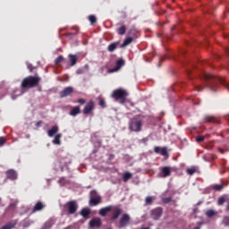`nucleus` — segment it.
<instances>
[{
  "label": "nucleus",
  "instance_id": "a211bd4d",
  "mask_svg": "<svg viewBox=\"0 0 229 229\" xmlns=\"http://www.w3.org/2000/svg\"><path fill=\"white\" fill-rule=\"evenodd\" d=\"M81 113V108L80 107V106H76L70 111V115H72V117H76V115H78Z\"/></svg>",
  "mask_w": 229,
  "mask_h": 229
},
{
  "label": "nucleus",
  "instance_id": "f03ea898",
  "mask_svg": "<svg viewBox=\"0 0 229 229\" xmlns=\"http://www.w3.org/2000/svg\"><path fill=\"white\" fill-rule=\"evenodd\" d=\"M108 212H112L111 220L115 221L116 219H119V216L123 214V208H119V206L109 205L100 208L98 214L102 217H106V214H108Z\"/></svg>",
  "mask_w": 229,
  "mask_h": 229
},
{
  "label": "nucleus",
  "instance_id": "473e14b6",
  "mask_svg": "<svg viewBox=\"0 0 229 229\" xmlns=\"http://www.w3.org/2000/svg\"><path fill=\"white\" fill-rule=\"evenodd\" d=\"M89 21L90 22V24H96V22H98V19L94 16V15H89Z\"/></svg>",
  "mask_w": 229,
  "mask_h": 229
},
{
  "label": "nucleus",
  "instance_id": "a878e982",
  "mask_svg": "<svg viewBox=\"0 0 229 229\" xmlns=\"http://www.w3.org/2000/svg\"><path fill=\"white\" fill-rule=\"evenodd\" d=\"M210 189H213L216 192L223 191V184H213L210 186Z\"/></svg>",
  "mask_w": 229,
  "mask_h": 229
},
{
  "label": "nucleus",
  "instance_id": "09e8293b",
  "mask_svg": "<svg viewBox=\"0 0 229 229\" xmlns=\"http://www.w3.org/2000/svg\"><path fill=\"white\" fill-rule=\"evenodd\" d=\"M60 164L62 165L63 167H65L67 165V163L64 162V160L61 159Z\"/></svg>",
  "mask_w": 229,
  "mask_h": 229
},
{
  "label": "nucleus",
  "instance_id": "c03bdc74",
  "mask_svg": "<svg viewBox=\"0 0 229 229\" xmlns=\"http://www.w3.org/2000/svg\"><path fill=\"white\" fill-rule=\"evenodd\" d=\"M51 226H53V223H51V222H47L45 224V228H51Z\"/></svg>",
  "mask_w": 229,
  "mask_h": 229
},
{
  "label": "nucleus",
  "instance_id": "f257e3e1",
  "mask_svg": "<svg viewBox=\"0 0 229 229\" xmlns=\"http://www.w3.org/2000/svg\"><path fill=\"white\" fill-rule=\"evenodd\" d=\"M202 80H205V81H207V87L210 88V90H212L213 92H216V87H217L219 83L220 85H224V87H225V89H227V90L229 91V82H227L224 79H221L210 73L203 72Z\"/></svg>",
  "mask_w": 229,
  "mask_h": 229
},
{
  "label": "nucleus",
  "instance_id": "49530a36",
  "mask_svg": "<svg viewBox=\"0 0 229 229\" xmlns=\"http://www.w3.org/2000/svg\"><path fill=\"white\" fill-rule=\"evenodd\" d=\"M161 149H162V148H160V147H155L154 151H155V153H157V154H158V153L160 154Z\"/></svg>",
  "mask_w": 229,
  "mask_h": 229
},
{
  "label": "nucleus",
  "instance_id": "9d476101",
  "mask_svg": "<svg viewBox=\"0 0 229 229\" xmlns=\"http://www.w3.org/2000/svg\"><path fill=\"white\" fill-rule=\"evenodd\" d=\"M93 111H94V101L90 100L85 105L84 109L82 110V114H84V115H89V114H92Z\"/></svg>",
  "mask_w": 229,
  "mask_h": 229
},
{
  "label": "nucleus",
  "instance_id": "72a5a7b5",
  "mask_svg": "<svg viewBox=\"0 0 229 229\" xmlns=\"http://www.w3.org/2000/svg\"><path fill=\"white\" fill-rule=\"evenodd\" d=\"M64 57H63V55H59L57 58H55V65H58V64H62V62H64Z\"/></svg>",
  "mask_w": 229,
  "mask_h": 229
},
{
  "label": "nucleus",
  "instance_id": "412c9836",
  "mask_svg": "<svg viewBox=\"0 0 229 229\" xmlns=\"http://www.w3.org/2000/svg\"><path fill=\"white\" fill-rule=\"evenodd\" d=\"M17 225V221H11L5 224L4 225L2 226L1 229H12L15 228V225Z\"/></svg>",
  "mask_w": 229,
  "mask_h": 229
},
{
  "label": "nucleus",
  "instance_id": "bb28decb",
  "mask_svg": "<svg viewBox=\"0 0 229 229\" xmlns=\"http://www.w3.org/2000/svg\"><path fill=\"white\" fill-rule=\"evenodd\" d=\"M60 139H62V134H56L53 140V144L60 146V144H62V141L60 140Z\"/></svg>",
  "mask_w": 229,
  "mask_h": 229
},
{
  "label": "nucleus",
  "instance_id": "603ef678",
  "mask_svg": "<svg viewBox=\"0 0 229 229\" xmlns=\"http://www.w3.org/2000/svg\"><path fill=\"white\" fill-rule=\"evenodd\" d=\"M226 51L229 52V48H226Z\"/></svg>",
  "mask_w": 229,
  "mask_h": 229
},
{
  "label": "nucleus",
  "instance_id": "79ce46f5",
  "mask_svg": "<svg viewBox=\"0 0 229 229\" xmlns=\"http://www.w3.org/2000/svg\"><path fill=\"white\" fill-rule=\"evenodd\" d=\"M218 150L220 151V153H222V155H225V153H228V149L227 148H219Z\"/></svg>",
  "mask_w": 229,
  "mask_h": 229
},
{
  "label": "nucleus",
  "instance_id": "6e6552de",
  "mask_svg": "<svg viewBox=\"0 0 229 229\" xmlns=\"http://www.w3.org/2000/svg\"><path fill=\"white\" fill-rule=\"evenodd\" d=\"M162 214H164V208L160 207L151 210V217L154 218L155 221L160 219V217H162Z\"/></svg>",
  "mask_w": 229,
  "mask_h": 229
},
{
  "label": "nucleus",
  "instance_id": "ea45409f",
  "mask_svg": "<svg viewBox=\"0 0 229 229\" xmlns=\"http://www.w3.org/2000/svg\"><path fill=\"white\" fill-rule=\"evenodd\" d=\"M77 103H79L80 105H85L87 101L84 98H80L77 100Z\"/></svg>",
  "mask_w": 229,
  "mask_h": 229
},
{
  "label": "nucleus",
  "instance_id": "4be33fe9",
  "mask_svg": "<svg viewBox=\"0 0 229 229\" xmlns=\"http://www.w3.org/2000/svg\"><path fill=\"white\" fill-rule=\"evenodd\" d=\"M119 46V42H114L111 43L108 47H107V51H109V53H114V51L115 49H117V47Z\"/></svg>",
  "mask_w": 229,
  "mask_h": 229
},
{
  "label": "nucleus",
  "instance_id": "423d86ee",
  "mask_svg": "<svg viewBox=\"0 0 229 229\" xmlns=\"http://www.w3.org/2000/svg\"><path fill=\"white\" fill-rule=\"evenodd\" d=\"M90 195L91 197L89 202L90 207H98V205H101V196H99L96 191H91Z\"/></svg>",
  "mask_w": 229,
  "mask_h": 229
},
{
  "label": "nucleus",
  "instance_id": "c756f323",
  "mask_svg": "<svg viewBox=\"0 0 229 229\" xmlns=\"http://www.w3.org/2000/svg\"><path fill=\"white\" fill-rule=\"evenodd\" d=\"M33 223H35V222L32 220L25 219L23 221L22 226H23V228H29V226H31V225H33Z\"/></svg>",
  "mask_w": 229,
  "mask_h": 229
},
{
  "label": "nucleus",
  "instance_id": "3c124183",
  "mask_svg": "<svg viewBox=\"0 0 229 229\" xmlns=\"http://www.w3.org/2000/svg\"><path fill=\"white\" fill-rule=\"evenodd\" d=\"M9 207H10V208H15L16 204L15 203H11Z\"/></svg>",
  "mask_w": 229,
  "mask_h": 229
},
{
  "label": "nucleus",
  "instance_id": "7c9ffc66",
  "mask_svg": "<svg viewBox=\"0 0 229 229\" xmlns=\"http://www.w3.org/2000/svg\"><path fill=\"white\" fill-rule=\"evenodd\" d=\"M155 199L154 197L148 196L145 199V205H153V200Z\"/></svg>",
  "mask_w": 229,
  "mask_h": 229
},
{
  "label": "nucleus",
  "instance_id": "1a4fd4ad",
  "mask_svg": "<svg viewBox=\"0 0 229 229\" xmlns=\"http://www.w3.org/2000/svg\"><path fill=\"white\" fill-rule=\"evenodd\" d=\"M130 215L128 214H123L119 222V228H124L125 226H128L130 225Z\"/></svg>",
  "mask_w": 229,
  "mask_h": 229
},
{
  "label": "nucleus",
  "instance_id": "4c0bfd02",
  "mask_svg": "<svg viewBox=\"0 0 229 229\" xmlns=\"http://www.w3.org/2000/svg\"><path fill=\"white\" fill-rule=\"evenodd\" d=\"M225 201H226V199H225V197H220V198H218L217 205H225Z\"/></svg>",
  "mask_w": 229,
  "mask_h": 229
},
{
  "label": "nucleus",
  "instance_id": "39448f33",
  "mask_svg": "<svg viewBox=\"0 0 229 229\" xmlns=\"http://www.w3.org/2000/svg\"><path fill=\"white\" fill-rule=\"evenodd\" d=\"M128 96H130L128 90L124 89H117L113 91L111 98L115 101H120L121 105H124L128 99Z\"/></svg>",
  "mask_w": 229,
  "mask_h": 229
},
{
  "label": "nucleus",
  "instance_id": "f3484780",
  "mask_svg": "<svg viewBox=\"0 0 229 229\" xmlns=\"http://www.w3.org/2000/svg\"><path fill=\"white\" fill-rule=\"evenodd\" d=\"M68 60L71 64V66L74 67V65L78 64V55L70 54L68 55Z\"/></svg>",
  "mask_w": 229,
  "mask_h": 229
},
{
  "label": "nucleus",
  "instance_id": "20e7f679",
  "mask_svg": "<svg viewBox=\"0 0 229 229\" xmlns=\"http://www.w3.org/2000/svg\"><path fill=\"white\" fill-rule=\"evenodd\" d=\"M144 117L141 115L134 116L129 123V130L130 131H135L136 133H139V131H142Z\"/></svg>",
  "mask_w": 229,
  "mask_h": 229
},
{
  "label": "nucleus",
  "instance_id": "9b49d317",
  "mask_svg": "<svg viewBox=\"0 0 229 229\" xmlns=\"http://www.w3.org/2000/svg\"><path fill=\"white\" fill-rule=\"evenodd\" d=\"M72 92H74V89L72 87H67V88H64V90H62L59 93V96L62 98H67V96H71V94H72Z\"/></svg>",
  "mask_w": 229,
  "mask_h": 229
},
{
  "label": "nucleus",
  "instance_id": "c85d7f7f",
  "mask_svg": "<svg viewBox=\"0 0 229 229\" xmlns=\"http://www.w3.org/2000/svg\"><path fill=\"white\" fill-rule=\"evenodd\" d=\"M161 201L165 203V205H167L168 203H171L173 200V197H164V195L161 197Z\"/></svg>",
  "mask_w": 229,
  "mask_h": 229
},
{
  "label": "nucleus",
  "instance_id": "a18cd8bd",
  "mask_svg": "<svg viewBox=\"0 0 229 229\" xmlns=\"http://www.w3.org/2000/svg\"><path fill=\"white\" fill-rule=\"evenodd\" d=\"M83 72H85V71L81 68H80L76 71V74H83Z\"/></svg>",
  "mask_w": 229,
  "mask_h": 229
},
{
  "label": "nucleus",
  "instance_id": "37998d69",
  "mask_svg": "<svg viewBox=\"0 0 229 229\" xmlns=\"http://www.w3.org/2000/svg\"><path fill=\"white\" fill-rule=\"evenodd\" d=\"M5 143H6V140H4V138L1 137L0 138V146H4Z\"/></svg>",
  "mask_w": 229,
  "mask_h": 229
},
{
  "label": "nucleus",
  "instance_id": "58836bf2",
  "mask_svg": "<svg viewBox=\"0 0 229 229\" xmlns=\"http://www.w3.org/2000/svg\"><path fill=\"white\" fill-rule=\"evenodd\" d=\"M197 142H203L205 140V137L204 136H198L196 138Z\"/></svg>",
  "mask_w": 229,
  "mask_h": 229
},
{
  "label": "nucleus",
  "instance_id": "ddd939ff",
  "mask_svg": "<svg viewBox=\"0 0 229 229\" xmlns=\"http://www.w3.org/2000/svg\"><path fill=\"white\" fill-rule=\"evenodd\" d=\"M123 65H124V61L123 59H119L116 61L115 67L109 69L108 72L109 73L117 72V71H119L121 67H123Z\"/></svg>",
  "mask_w": 229,
  "mask_h": 229
},
{
  "label": "nucleus",
  "instance_id": "7ed1b4c3",
  "mask_svg": "<svg viewBox=\"0 0 229 229\" xmlns=\"http://www.w3.org/2000/svg\"><path fill=\"white\" fill-rule=\"evenodd\" d=\"M40 81H42V78L39 76L30 75L21 81V87L23 89H35V87L40 85Z\"/></svg>",
  "mask_w": 229,
  "mask_h": 229
},
{
  "label": "nucleus",
  "instance_id": "4468645a",
  "mask_svg": "<svg viewBox=\"0 0 229 229\" xmlns=\"http://www.w3.org/2000/svg\"><path fill=\"white\" fill-rule=\"evenodd\" d=\"M8 180H17V172L13 169H9L5 172Z\"/></svg>",
  "mask_w": 229,
  "mask_h": 229
},
{
  "label": "nucleus",
  "instance_id": "c9c22d12",
  "mask_svg": "<svg viewBox=\"0 0 229 229\" xmlns=\"http://www.w3.org/2000/svg\"><path fill=\"white\" fill-rule=\"evenodd\" d=\"M160 155H162V157H168L169 154L167 153V148H162L161 151H160Z\"/></svg>",
  "mask_w": 229,
  "mask_h": 229
},
{
  "label": "nucleus",
  "instance_id": "de8ad7c7",
  "mask_svg": "<svg viewBox=\"0 0 229 229\" xmlns=\"http://www.w3.org/2000/svg\"><path fill=\"white\" fill-rule=\"evenodd\" d=\"M42 123H43L42 121L37 122V123H36V127H37V128H40V126L42 125Z\"/></svg>",
  "mask_w": 229,
  "mask_h": 229
},
{
  "label": "nucleus",
  "instance_id": "e433bc0d",
  "mask_svg": "<svg viewBox=\"0 0 229 229\" xmlns=\"http://www.w3.org/2000/svg\"><path fill=\"white\" fill-rule=\"evenodd\" d=\"M99 106H101V108H106V103L105 102V99L101 98L98 102Z\"/></svg>",
  "mask_w": 229,
  "mask_h": 229
},
{
  "label": "nucleus",
  "instance_id": "a19ab883",
  "mask_svg": "<svg viewBox=\"0 0 229 229\" xmlns=\"http://www.w3.org/2000/svg\"><path fill=\"white\" fill-rule=\"evenodd\" d=\"M28 69L30 72H33V71H35V66H33V64H28Z\"/></svg>",
  "mask_w": 229,
  "mask_h": 229
},
{
  "label": "nucleus",
  "instance_id": "5701e85b",
  "mask_svg": "<svg viewBox=\"0 0 229 229\" xmlns=\"http://www.w3.org/2000/svg\"><path fill=\"white\" fill-rule=\"evenodd\" d=\"M133 42V38L129 37L124 39L123 43L120 46V47H126V46H130Z\"/></svg>",
  "mask_w": 229,
  "mask_h": 229
},
{
  "label": "nucleus",
  "instance_id": "8fccbe9b",
  "mask_svg": "<svg viewBox=\"0 0 229 229\" xmlns=\"http://www.w3.org/2000/svg\"><path fill=\"white\" fill-rule=\"evenodd\" d=\"M195 90H197L198 92H200L201 87L200 86H195Z\"/></svg>",
  "mask_w": 229,
  "mask_h": 229
},
{
  "label": "nucleus",
  "instance_id": "b1692460",
  "mask_svg": "<svg viewBox=\"0 0 229 229\" xmlns=\"http://www.w3.org/2000/svg\"><path fill=\"white\" fill-rule=\"evenodd\" d=\"M133 174L130 172H125L123 174V182H124L126 183V182H128V180H131Z\"/></svg>",
  "mask_w": 229,
  "mask_h": 229
},
{
  "label": "nucleus",
  "instance_id": "cd10ccee",
  "mask_svg": "<svg viewBox=\"0 0 229 229\" xmlns=\"http://www.w3.org/2000/svg\"><path fill=\"white\" fill-rule=\"evenodd\" d=\"M197 171H198V168L196 166H191L186 169V173L190 176H192V174H194Z\"/></svg>",
  "mask_w": 229,
  "mask_h": 229
},
{
  "label": "nucleus",
  "instance_id": "f8f14e48",
  "mask_svg": "<svg viewBox=\"0 0 229 229\" xmlns=\"http://www.w3.org/2000/svg\"><path fill=\"white\" fill-rule=\"evenodd\" d=\"M89 228H99V226L102 225L101 218L95 217L89 221Z\"/></svg>",
  "mask_w": 229,
  "mask_h": 229
},
{
  "label": "nucleus",
  "instance_id": "393cba45",
  "mask_svg": "<svg viewBox=\"0 0 229 229\" xmlns=\"http://www.w3.org/2000/svg\"><path fill=\"white\" fill-rule=\"evenodd\" d=\"M81 216H82V217H84V218L89 217V216H90V209H89L87 208H83L81 210Z\"/></svg>",
  "mask_w": 229,
  "mask_h": 229
},
{
  "label": "nucleus",
  "instance_id": "f704fd0d",
  "mask_svg": "<svg viewBox=\"0 0 229 229\" xmlns=\"http://www.w3.org/2000/svg\"><path fill=\"white\" fill-rule=\"evenodd\" d=\"M216 214V211H214L213 209H208L206 212V216L207 217H214V215Z\"/></svg>",
  "mask_w": 229,
  "mask_h": 229
},
{
  "label": "nucleus",
  "instance_id": "aec40b11",
  "mask_svg": "<svg viewBox=\"0 0 229 229\" xmlns=\"http://www.w3.org/2000/svg\"><path fill=\"white\" fill-rule=\"evenodd\" d=\"M58 133V126L54 125L50 130L47 131L48 137H55V134Z\"/></svg>",
  "mask_w": 229,
  "mask_h": 229
},
{
  "label": "nucleus",
  "instance_id": "0eeeda50",
  "mask_svg": "<svg viewBox=\"0 0 229 229\" xmlns=\"http://www.w3.org/2000/svg\"><path fill=\"white\" fill-rule=\"evenodd\" d=\"M64 208H66L70 216H72V214H76V212H78V202H76V200L68 201L64 205Z\"/></svg>",
  "mask_w": 229,
  "mask_h": 229
},
{
  "label": "nucleus",
  "instance_id": "dca6fc26",
  "mask_svg": "<svg viewBox=\"0 0 229 229\" xmlns=\"http://www.w3.org/2000/svg\"><path fill=\"white\" fill-rule=\"evenodd\" d=\"M45 207L46 205H44L42 201H38L32 209L33 214H35V212H40V210H42Z\"/></svg>",
  "mask_w": 229,
  "mask_h": 229
},
{
  "label": "nucleus",
  "instance_id": "6ab92c4d",
  "mask_svg": "<svg viewBox=\"0 0 229 229\" xmlns=\"http://www.w3.org/2000/svg\"><path fill=\"white\" fill-rule=\"evenodd\" d=\"M162 176L163 178H167V176H171V167L169 166H164L161 169Z\"/></svg>",
  "mask_w": 229,
  "mask_h": 229
},
{
  "label": "nucleus",
  "instance_id": "2f4dec72",
  "mask_svg": "<svg viewBox=\"0 0 229 229\" xmlns=\"http://www.w3.org/2000/svg\"><path fill=\"white\" fill-rule=\"evenodd\" d=\"M118 35H124L126 33V26L123 25L119 29H117Z\"/></svg>",
  "mask_w": 229,
  "mask_h": 229
},
{
  "label": "nucleus",
  "instance_id": "2eb2a0df",
  "mask_svg": "<svg viewBox=\"0 0 229 229\" xmlns=\"http://www.w3.org/2000/svg\"><path fill=\"white\" fill-rule=\"evenodd\" d=\"M206 123H212L213 124H221V120L216 116H206L205 117Z\"/></svg>",
  "mask_w": 229,
  "mask_h": 229
}]
</instances>
